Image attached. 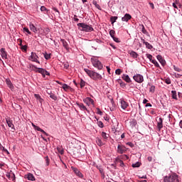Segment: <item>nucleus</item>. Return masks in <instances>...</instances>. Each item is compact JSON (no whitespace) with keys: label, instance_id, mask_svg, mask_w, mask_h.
<instances>
[{"label":"nucleus","instance_id":"18","mask_svg":"<svg viewBox=\"0 0 182 182\" xmlns=\"http://www.w3.org/2000/svg\"><path fill=\"white\" fill-rule=\"evenodd\" d=\"M128 53L130 55L132 58H133V59H137V58H139V54H137L136 51L131 50L129 51Z\"/></svg>","mask_w":182,"mask_h":182},{"label":"nucleus","instance_id":"49","mask_svg":"<svg viewBox=\"0 0 182 182\" xmlns=\"http://www.w3.org/2000/svg\"><path fill=\"white\" fill-rule=\"evenodd\" d=\"M113 41L114 42H116L117 43H120V38H117V37H113L112 38Z\"/></svg>","mask_w":182,"mask_h":182},{"label":"nucleus","instance_id":"48","mask_svg":"<svg viewBox=\"0 0 182 182\" xmlns=\"http://www.w3.org/2000/svg\"><path fill=\"white\" fill-rule=\"evenodd\" d=\"M50 99H53V100H58V97H56L53 93L50 95Z\"/></svg>","mask_w":182,"mask_h":182},{"label":"nucleus","instance_id":"56","mask_svg":"<svg viewBox=\"0 0 182 182\" xmlns=\"http://www.w3.org/2000/svg\"><path fill=\"white\" fill-rule=\"evenodd\" d=\"M104 119L106 122H109L110 120V117H109L108 115H106L104 117Z\"/></svg>","mask_w":182,"mask_h":182},{"label":"nucleus","instance_id":"62","mask_svg":"<svg viewBox=\"0 0 182 182\" xmlns=\"http://www.w3.org/2000/svg\"><path fill=\"white\" fill-rule=\"evenodd\" d=\"M151 106L152 105L150 103H146L145 105L146 107H151Z\"/></svg>","mask_w":182,"mask_h":182},{"label":"nucleus","instance_id":"17","mask_svg":"<svg viewBox=\"0 0 182 182\" xmlns=\"http://www.w3.org/2000/svg\"><path fill=\"white\" fill-rule=\"evenodd\" d=\"M122 78L123 79V80L127 82V83H131L132 82V80L130 79V77H129L128 75L123 74L122 76Z\"/></svg>","mask_w":182,"mask_h":182},{"label":"nucleus","instance_id":"61","mask_svg":"<svg viewBox=\"0 0 182 182\" xmlns=\"http://www.w3.org/2000/svg\"><path fill=\"white\" fill-rule=\"evenodd\" d=\"M147 102H149V100H147V99H144L143 104L144 105H147Z\"/></svg>","mask_w":182,"mask_h":182},{"label":"nucleus","instance_id":"13","mask_svg":"<svg viewBox=\"0 0 182 182\" xmlns=\"http://www.w3.org/2000/svg\"><path fill=\"white\" fill-rule=\"evenodd\" d=\"M120 103H121V107L122 109H123V110H126V109L129 107V103H127V102H126L124 100H121Z\"/></svg>","mask_w":182,"mask_h":182},{"label":"nucleus","instance_id":"4","mask_svg":"<svg viewBox=\"0 0 182 182\" xmlns=\"http://www.w3.org/2000/svg\"><path fill=\"white\" fill-rule=\"evenodd\" d=\"M77 25L79 28H82L81 31H82V32H93V31H95L92 26L85 23H78Z\"/></svg>","mask_w":182,"mask_h":182},{"label":"nucleus","instance_id":"22","mask_svg":"<svg viewBox=\"0 0 182 182\" xmlns=\"http://www.w3.org/2000/svg\"><path fill=\"white\" fill-rule=\"evenodd\" d=\"M29 28L31 31H32V32H34V33H36V32H38V28H36V27L35 26V25H33V23H30Z\"/></svg>","mask_w":182,"mask_h":182},{"label":"nucleus","instance_id":"44","mask_svg":"<svg viewBox=\"0 0 182 182\" xmlns=\"http://www.w3.org/2000/svg\"><path fill=\"white\" fill-rule=\"evenodd\" d=\"M115 33H116V31H114V30L109 31V35H110L111 38H114Z\"/></svg>","mask_w":182,"mask_h":182},{"label":"nucleus","instance_id":"10","mask_svg":"<svg viewBox=\"0 0 182 182\" xmlns=\"http://www.w3.org/2000/svg\"><path fill=\"white\" fill-rule=\"evenodd\" d=\"M0 52H1V56L2 59H8V53L6 52L5 48H1L0 49Z\"/></svg>","mask_w":182,"mask_h":182},{"label":"nucleus","instance_id":"40","mask_svg":"<svg viewBox=\"0 0 182 182\" xmlns=\"http://www.w3.org/2000/svg\"><path fill=\"white\" fill-rule=\"evenodd\" d=\"M23 32H26V33H28V35H32V33L29 31V28L24 27L23 28Z\"/></svg>","mask_w":182,"mask_h":182},{"label":"nucleus","instance_id":"16","mask_svg":"<svg viewBox=\"0 0 182 182\" xmlns=\"http://www.w3.org/2000/svg\"><path fill=\"white\" fill-rule=\"evenodd\" d=\"M132 19V15L126 14L124 17L122 18V22H129Z\"/></svg>","mask_w":182,"mask_h":182},{"label":"nucleus","instance_id":"50","mask_svg":"<svg viewBox=\"0 0 182 182\" xmlns=\"http://www.w3.org/2000/svg\"><path fill=\"white\" fill-rule=\"evenodd\" d=\"M97 114H100V116L103 115V112L100 110V108H97Z\"/></svg>","mask_w":182,"mask_h":182},{"label":"nucleus","instance_id":"11","mask_svg":"<svg viewBox=\"0 0 182 182\" xmlns=\"http://www.w3.org/2000/svg\"><path fill=\"white\" fill-rule=\"evenodd\" d=\"M72 169L73 171H74V173L76 174V176H77V177H79L80 178H83V174L81 173L80 171H79V169L75 167H72Z\"/></svg>","mask_w":182,"mask_h":182},{"label":"nucleus","instance_id":"26","mask_svg":"<svg viewBox=\"0 0 182 182\" xmlns=\"http://www.w3.org/2000/svg\"><path fill=\"white\" fill-rule=\"evenodd\" d=\"M172 95V99H174L175 100H177V91L176 90H172L171 91Z\"/></svg>","mask_w":182,"mask_h":182},{"label":"nucleus","instance_id":"27","mask_svg":"<svg viewBox=\"0 0 182 182\" xmlns=\"http://www.w3.org/2000/svg\"><path fill=\"white\" fill-rule=\"evenodd\" d=\"M62 87L65 92H68L70 89V86L68 85V84H63Z\"/></svg>","mask_w":182,"mask_h":182},{"label":"nucleus","instance_id":"29","mask_svg":"<svg viewBox=\"0 0 182 182\" xmlns=\"http://www.w3.org/2000/svg\"><path fill=\"white\" fill-rule=\"evenodd\" d=\"M80 86L81 89H83V87H85V86H86V82L85 80H83V79L80 80Z\"/></svg>","mask_w":182,"mask_h":182},{"label":"nucleus","instance_id":"55","mask_svg":"<svg viewBox=\"0 0 182 182\" xmlns=\"http://www.w3.org/2000/svg\"><path fill=\"white\" fill-rule=\"evenodd\" d=\"M127 145L129 146V147H132V148L134 147V144H133L132 142H127Z\"/></svg>","mask_w":182,"mask_h":182},{"label":"nucleus","instance_id":"39","mask_svg":"<svg viewBox=\"0 0 182 182\" xmlns=\"http://www.w3.org/2000/svg\"><path fill=\"white\" fill-rule=\"evenodd\" d=\"M50 53H44V58L45 59H46V60H49V59H50Z\"/></svg>","mask_w":182,"mask_h":182},{"label":"nucleus","instance_id":"2","mask_svg":"<svg viewBox=\"0 0 182 182\" xmlns=\"http://www.w3.org/2000/svg\"><path fill=\"white\" fill-rule=\"evenodd\" d=\"M91 63L94 68H96L98 70H102L103 69V64L100 60H99V58L97 57H92L91 58Z\"/></svg>","mask_w":182,"mask_h":182},{"label":"nucleus","instance_id":"31","mask_svg":"<svg viewBox=\"0 0 182 182\" xmlns=\"http://www.w3.org/2000/svg\"><path fill=\"white\" fill-rule=\"evenodd\" d=\"M140 166H141V163L140 162H136L135 164H132V166L134 168H136L137 167H140Z\"/></svg>","mask_w":182,"mask_h":182},{"label":"nucleus","instance_id":"42","mask_svg":"<svg viewBox=\"0 0 182 182\" xmlns=\"http://www.w3.org/2000/svg\"><path fill=\"white\" fill-rule=\"evenodd\" d=\"M141 32L144 35H149V32H147V30H146V28H144V26H142Z\"/></svg>","mask_w":182,"mask_h":182},{"label":"nucleus","instance_id":"53","mask_svg":"<svg viewBox=\"0 0 182 182\" xmlns=\"http://www.w3.org/2000/svg\"><path fill=\"white\" fill-rule=\"evenodd\" d=\"M116 75H122V70L118 68L115 70Z\"/></svg>","mask_w":182,"mask_h":182},{"label":"nucleus","instance_id":"63","mask_svg":"<svg viewBox=\"0 0 182 182\" xmlns=\"http://www.w3.org/2000/svg\"><path fill=\"white\" fill-rule=\"evenodd\" d=\"M106 68H107V70L108 73L110 74V67L107 66Z\"/></svg>","mask_w":182,"mask_h":182},{"label":"nucleus","instance_id":"41","mask_svg":"<svg viewBox=\"0 0 182 182\" xmlns=\"http://www.w3.org/2000/svg\"><path fill=\"white\" fill-rule=\"evenodd\" d=\"M30 68L32 69V70H33L34 72H36V70H38V69H39V68L36 67L34 65H31Z\"/></svg>","mask_w":182,"mask_h":182},{"label":"nucleus","instance_id":"12","mask_svg":"<svg viewBox=\"0 0 182 182\" xmlns=\"http://www.w3.org/2000/svg\"><path fill=\"white\" fill-rule=\"evenodd\" d=\"M6 83L8 87L11 89V90H14L15 87L14 86V84H12V82L11 81V80L9 78L6 79Z\"/></svg>","mask_w":182,"mask_h":182},{"label":"nucleus","instance_id":"6","mask_svg":"<svg viewBox=\"0 0 182 182\" xmlns=\"http://www.w3.org/2000/svg\"><path fill=\"white\" fill-rule=\"evenodd\" d=\"M133 79L137 83H143L144 82V77L141 74H136L133 76Z\"/></svg>","mask_w":182,"mask_h":182},{"label":"nucleus","instance_id":"23","mask_svg":"<svg viewBox=\"0 0 182 182\" xmlns=\"http://www.w3.org/2000/svg\"><path fill=\"white\" fill-rule=\"evenodd\" d=\"M31 126H33V129L37 130V132H41V133H45V131L43 129H42L41 127L35 125V124L31 123Z\"/></svg>","mask_w":182,"mask_h":182},{"label":"nucleus","instance_id":"32","mask_svg":"<svg viewBox=\"0 0 182 182\" xmlns=\"http://www.w3.org/2000/svg\"><path fill=\"white\" fill-rule=\"evenodd\" d=\"M41 12H43V14H48V9H46V7H45V6H42L41 7Z\"/></svg>","mask_w":182,"mask_h":182},{"label":"nucleus","instance_id":"60","mask_svg":"<svg viewBox=\"0 0 182 182\" xmlns=\"http://www.w3.org/2000/svg\"><path fill=\"white\" fill-rule=\"evenodd\" d=\"M147 160H148V161H153V157L148 156Z\"/></svg>","mask_w":182,"mask_h":182},{"label":"nucleus","instance_id":"33","mask_svg":"<svg viewBox=\"0 0 182 182\" xmlns=\"http://www.w3.org/2000/svg\"><path fill=\"white\" fill-rule=\"evenodd\" d=\"M101 136L105 140H107V139H109V136H107V134L106 132H102Z\"/></svg>","mask_w":182,"mask_h":182},{"label":"nucleus","instance_id":"14","mask_svg":"<svg viewBox=\"0 0 182 182\" xmlns=\"http://www.w3.org/2000/svg\"><path fill=\"white\" fill-rule=\"evenodd\" d=\"M156 59L159 60V63L162 65L163 66H166V60L163 58V56L158 55L156 56Z\"/></svg>","mask_w":182,"mask_h":182},{"label":"nucleus","instance_id":"20","mask_svg":"<svg viewBox=\"0 0 182 182\" xmlns=\"http://www.w3.org/2000/svg\"><path fill=\"white\" fill-rule=\"evenodd\" d=\"M60 42H62L63 48H65V49H66L67 50H69V44L68 43V42H66L65 39H61Z\"/></svg>","mask_w":182,"mask_h":182},{"label":"nucleus","instance_id":"5","mask_svg":"<svg viewBox=\"0 0 182 182\" xmlns=\"http://www.w3.org/2000/svg\"><path fill=\"white\" fill-rule=\"evenodd\" d=\"M39 56L36 54V53L31 52V55L28 58V60H31V62H36V63H38V65L41 64V62L39 61Z\"/></svg>","mask_w":182,"mask_h":182},{"label":"nucleus","instance_id":"28","mask_svg":"<svg viewBox=\"0 0 182 182\" xmlns=\"http://www.w3.org/2000/svg\"><path fill=\"white\" fill-rule=\"evenodd\" d=\"M118 17L117 16H111L110 17V22L112 23V25H113L114 23V22H116V21H117Z\"/></svg>","mask_w":182,"mask_h":182},{"label":"nucleus","instance_id":"30","mask_svg":"<svg viewBox=\"0 0 182 182\" xmlns=\"http://www.w3.org/2000/svg\"><path fill=\"white\" fill-rule=\"evenodd\" d=\"M98 170H99L102 177L103 178H105V177H106V176L105 175V170H103L102 168H98Z\"/></svg>","mask_w":182,"mask_h":182},{"label":"nucleus","instance_id":"8","mask_svg":"<svg viewBox=\"0 0 182 182\" xmlns=\"http://www.w3.org/2000/svg\"><path fill=\"white\" fill-rule=\"evenodd\" d=\"M75 105L79 107V109L80 110H82V112H87V113H90L89 109H87V108H86V106H85V105H83V103L82 102H76Z\"/></svg>","mask_w":182,"mask_h":182},{"label":"nucleus","instance_id":"21","mask_svg":"<svg viewBox=\"0 0 182 182\" xmlns=\"http://www.w3.org/2000/svg\"><path fill=\"white\" fill-rule=\"evenodd\" d=\"M26 178H28V180H30L31 181H35V176L32 173H28L25 176Z\"/></svg>","mask_w":182,"mask_h":182},{"label":"nucleus","instance_id":"34","mask_svg":"<svg viewBox=\"0 0 182 182\" xmlns=\"http://www.w3.org/2000/svg\"><path fill=\"white\" fill-rule=\"evenodd\" d=\"M49 32H50V29H49V28H46L43 31V36H46Z\"/></svg>","mask_w":182,"mask_h":182},{"label":"nucleus","instance_id":"54","mask_svg":"<svg viewBox=\"0 0 182 182\" xmlns=\"http://www.w3.org/2000/svg\"><path fill=\"white\" fill-rule=\"evenodd\" d=\"M93 4H94V5H95V6L97 9H100V11L102 9H100V6L99 4H97V2L93 1Z\"/></svg>","mask_w":182,"mask_h":182},{"label":"nucleus","instance_id":"1","mask_svg":"<svg viewBox=\"0 0 182 182\" xmlns=\"http://www.w3.org/2000/svg\"><path fill=\"white\" fill-rule=\"evenodd\" d=\"M84 71L85 72V73H87V75L88 76L90 77L91 79H92V80H102V79H103V77L102 76V75H100V73L95 72L93 70H90L87 68H85Z\"/></svg>","mask_w":182,"mask_h":182},{"label":"nucleus","instance_id":"45","mask_svg":"<svg viewBox=\"0 0 182 182\" xmlns=\"http://www.w3.org/2000/svg\"><path fill=\"white\" fill-rule=\"evenodd\" d=\"M9 177H10V178L12 179V181H15V179H16L15 173H11L9 174Z\"/></svg>","mask_w":182,"mask_h":182},{"label":"nucleus","instance_id":"3","mask_svg":"<svg viewBox=\"0 0 182 182\" xmlns=\"http://www.w3.org/2000/svg\"><path fill=\"white\" fill-rule=\"evenodd\" d=\"M164 182H180V180H178V175L176 173H171L167 176H164Z\"/></svg>","mask_w":182,"mask_h":182},{"label":"nucleus","instance_id":"15","mask_svg":"<svg viewBox=\"0 0 182 182\" xmlns=\"http://www.w3.org/2000/svg\"><path fill=\"white\" fill-rule=\"evenodd\" d=\"M6 123L9 126V127H11L13 130H15V125L12 123V120H11V118L8 117L6 118Z\"/></svg>","mask_w":182,"mask_h":182},{"label":"nucleus","instance_id":"43","mask_svg":"<svg viewBox=\"0 0 182 182\" xmlns=\"http://www.w3.org/2000/svg\"><path fill=\"white\" fill-rule=\"evenodd\" d=\"M145 46L147 48V49H153V46L149 43V42L145 43Z\"/></svg>","mask_w":182,"mask_h":182},{"label":"nucleus","instance_id":"47","mask_svg":"<svg viewBox=\"0 0 182 182\" xmlns=\"http://www.w3.org/2000/svg\"><path fill=\"white\" fill-rule=\"evenodd\" d=\"M57 151H58V153H60V154H63V153H65V151L62 148L58 147Z\"/></svg>","mask_w":182,"mask_h":182},{"label":"nucleus","instance_id":"58","mask_svg":"<svg viewBox=\"0 0 182 182\" xmlns=\"http://www.w3.org/2000/svg\"><path fill=\"white\" fill-rule=\"evenodd\" d=\"M119 163H120V167H124V163L123 162V161L120 160L119 161Z\"/></svg>","mask_w":182,"mask_h":182},{"label":"nucleus","instance_id":"19","mask_svg":"<svg viewBox=\"0 0 182 182\" xmlns=\"http://www.w3.org/2000/svg\"><path fill=\"white\" fill-rule=\"evenodd\" d=\"M157 127H158L159 132H160V130H161V129H163V119L162 118H159V120L157 122Z\"/></svg>","mask_w":182,"mask_h":182},{"label":"nucleus","instance_id":"37","mask_svg":"<svg viewBox=\"0 0 182 182\" xmlns=\"http://www.w3.org/2000/svg\"><path fill=\"white\" fill-rule=\"evenodd\" d=\"M97 126L98 127H100V129H103V127H105V124L102 121H97Z\"/></svg>","mask_w":182,"mask_h":182},{"label":"nucleus","instance_id":"38","mask_svg":"<svg viewBox=\"0 0 182 182\" xmlns=\"http://www.w3.org/2000/svg\"><path fill=\"white\" fill-rule=\"evenodd\" d=\"M34 97H36V99H37V100H39V102L41 103H42V101L43 100V99L41 98V95H38V94H35Z\"/></svg>","mask_w":182,"mask_h":182},{"label":"nucleus","instance_id":"7","mask_svg":"<svg viewBox=\"0 0 182 182\" xmlns=\"http://www.w3.org/2000/svg\"><path fill=\"white\" fill-rule=\"evenodd\" d=\"M127 148H126V146H124V145H120L119 144L117 146V152L119 154H123L124 153H126L127 151Z\"/></svg>","mask_w":182,"mask_h":182},{"label":"nucleus","instance_id":"36","mask_svg":"<svg viewBox=\"0 0 182 182\" xmlns=\"http://www.w3.org/2000/svg\"><path fill=\"white\" fill-rule=\"evenodd\" d=\"M155 90H156V86L151 85V87H149L150 93H154Z\"/></svg>","mask_w":182,"mask_h":182},{"label":"nucleus","instance_id":"52","mask_svg":"<svg viewBox=\"0 0 182 182\" xmlns=\"http://www.w3.org/2000/svg\"><path fill=\"white\" fill-rule=\"evenodd\" d=\"M165 83H166V85H171V80H170V78H166L165 80Z\"/></svg>","mask_w":182,"mask_h":182},{"label":"nucleus","instance_id":"46","mask_svg":"<svg viewBox=\"0 0 182 182\" xmlns=\"http://www.w3.org/2000/svg\"><path fill=\"white\" fill-rule=\"evenodd\" d=\"M146 58L150 60V62H151L153 60V55H151V54H146Z\"/></svg>","mask_w":182,"mask_h":182},{"label":"nucleus","instance_id":"35","mask_svg":"<svg viewBox=\"0 0 182 182\" xmlns=\"http://www.w3.org/2000/svg\"><path fill=\"white\" fill-rule=\"evenodd\" d=\"M151 63H153L154 65V66H156V68H160V65L159 64V63L157 62V60H151Z\"/></svg>","mask_w":182,"mask_h":182},{"label":"nucleus","instance_id":"57","mask_svg":"<svg viewBox=\"0 0 182 182\" xmlns=\"http://www.w3.org/2000/svg\"><path fill=\"white\" fill-rule=\"evenodd\" d=\"M122 159H124V160H129V156L124 154L122 156Z\"/></svg>","mask_w":182,"mask_h":182},{"label":"nucleus","instance_id":"25","mask_svg":"<svg viewBox=\"0 0 182 182\" xmlns=\"http://www.w3.org/2000/svg\"><path fill=\"white\" fill-rule=\"evenodd\" d=\"M96 143H97V146H100V147L105 144L103 143V141H102V139L100 138H97L96 139Z\"/></svg>","mask_w":182,"mask_h":182},{"label":"nucleus","instance_id":"24","mask_svg":"<svg viewBox=\"0 0 182 182\" xmlns=\"http://www.w3.org/2000/svg\"><path fill=\"white\" fill-rule=\"evenodd\" d=\"M45 69L38 68V70H36V73H41L43 77H45Z\"/></svg>","mask_w":182,"mask_h":182},{"label":"nucleus","instance_id":"9","mask_svg":"<svg viewBox=\"0 0 182 182\" xmlns=\"http://www.w3.org/2000/svg\"><path fill=\"white\" fill-rule=\"evenodd\" d=\"M84 103L86 104L87 106H90V105H95V100L93 99L87 97L83 100Z\"/></svg>","mask_w":182,"mask_h":182},{"label":"nucleus","instance_id":"59","mask_svg":"<svg viewBox=\"0 0 182 182\" xmlns=\"http://www.w3.org/2000/svg\"><path fill=\"white\" fill-rule=\"evenodd\" d=\"M172 6H173V8H175L176 9H178V8L177 7V4L176 3H173Z\"/></svg>","mask_w":182,"mask_h":182},{"label":"nucleus","instance_id":"64","mask_svg":"<svg viewBox=\"0 0 182 182\" xmlns=\"http://www.w3.org/2000/svg\"><path fill=\"white\" fill-rule=\"evenodd\" d=\"M179 127H181V129H182V120H181L179 122Z\"/></svg>","mask_w":182,"mask_h":182},{"label":"nucleus","instance_id":"51","mask_svg":"<svg viewBox=\"0 0 182 182\" xmlns=\"http://www.w3.org/2000/svg\"><path fill=\"white\" fill-rule=\"evenodd\" d=\"M173 70H176V72H181V69L176 65H173Z\"/></svg>","mask_w":182,"mask_h":182}]
</instances>
